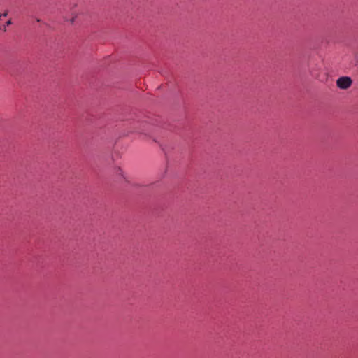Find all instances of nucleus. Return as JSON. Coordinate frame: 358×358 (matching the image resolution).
Listing matches in <instances>:
<instances>
[{"mask_svg":"<svg viewBox=\"0 0 358 358\" xmlns=\"http://www.w3.org/2000/svg\"><path fill=\"white\" fill-rule=\"evenodd\" d=\"M352 84V80L350 77L343 76L340 77L336 80V85L342 90L348 89Z\"/></svg>","mask_w":358,"mask_h":358,"instance_id":"obj_1","label":"nucleus"},{"mask_svg":"<svg viewBox=\"0 0 358 358\" xmlns=\"http://www.w3.org/2000/svg\"><path fill=\"white\" fill-rule=\"evenodd\" d=\"M1 16H2V15H1V14H0V18L1 17Z\"/></svg>","mask_w":358,"mask_h":358,"instance_id":"obj_5","label":"nucleus"},{"mask_svg":"<svg viewBox=\"0 0 358 358\" xmlns=\"http://www.w3.org/2000/svg\"><path fill=\"white\" fill-rule=\"evenodd\" d=\"M137 132L140 133V134H147V133L144 131V130H138Z\"/></svg>","mask_w":358,"mask_h":358,"instance_id":"obj_2","label":"nucleus"},{"mask_svg":"<svg viewBox=\"0 0 358 358\" xmlns=\"http://www.w3.org/2000/svg\"><path fill=\"white\" fill-rule=\"evenodd\" d=\"M11 24V20H8L7 22H6V24L7 25H10Z\"/></svg>","mask_w":358,"mask_h":358,"instance_id":"obj_3","label":"nucleus"},{"mask_svg":"<svg viewBox=\"0 0 358 358\" xmlns=\"http://www.w3.org/2000/svg\"><path fill=\"white\" fill-rule=\"evenodd\" d=\"M7 15H8V13H7V12H6V13H4L3 14H2V16H6Z\"/></svg>","mask_w":358,"mask_h":358,"instance_id":"obj_4","label":"nucleus"}]
</instances>
